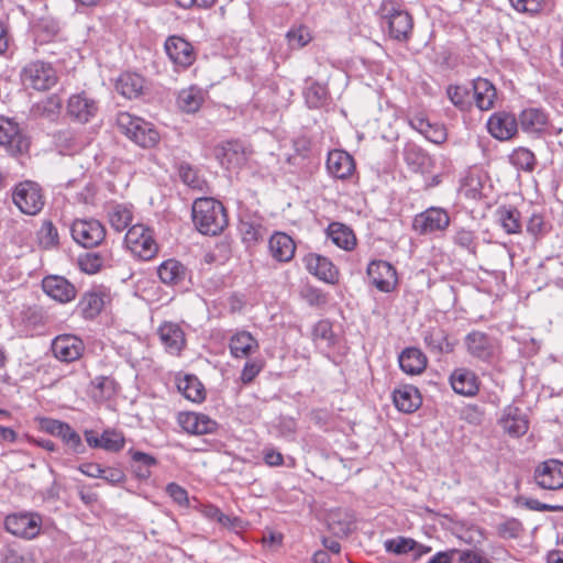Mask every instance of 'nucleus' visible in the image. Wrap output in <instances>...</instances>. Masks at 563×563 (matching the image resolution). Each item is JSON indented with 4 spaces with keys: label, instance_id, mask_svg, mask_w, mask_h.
Returning a JSON list of instances; mask_svg holds the SVG:
<instances>
[{
    "label": "nucleus",
    "instance_id": "obj_3",
    "mask_svg": "<svg viewBox=\"0 0 563 563\" xmlns=\"http://www.w3.org/2000/svg\"><path fill=\"white\" fill-rule=\"evenodd\" d=\"M119 130L141 147L151 148L158 144L159 133L151 122L129 112L117 115Z\"/></svg>",
    "mask_w": 563,
    "mask_h": 563
},
{
    "label": "nucleus",
    "instance_id": "obj_29",
    "mask_svg": "<svg viewBox=\"0 0 563 563\" xmlns=\"http://www.w3.org/2000/svg\"><path fill=\"white\" fill-rule=\"evenodd\" d=\"M399 366L410 376L422 374L428 366V357L418 347H406L398 357Z\"/></svg>",
    "mask_w": 563,
    "mask_h": 563
},
{
    "label": "nucleus",
    "instance_id": "obj_57",
    "mask_svg": "<svg viewBox=\"0 0 563 563\" xmlns=\"http://www.w3.org/2000/svg\"><path fill=\"white\" fill-rule=\"evenodd\" d=\"M312 338L314 342L325 341L328 344H331L333 339L331 324L324 320L319 321L312 330Z\"/></svg>",
    "mask_w": 563,
    "mask_h": 563
},
{
    "label": "nucleus",
    "instance_id": "obj_47",
    "mask_svg": "<svg viewBox=\"0 0 563 563\" xmlns=\"http://www.w3.org/2000/svg\"><path fill=\"white\" fill-rule=\"evenodd\" d=\"M102 449L108 452H120L125 445V438L121 431L107 429L101 433Z\"/></svg>",
    "mask_w": 563,
    "mask_h": 563
},
{
    "label": "nucleus",
    "instance_id": "obj_51",
    "mask_svg": "<svg viewBox=\"0 0 563 563\" xmlns=\"http://www.w3.org/2000/svg\"><path fill=\"white\" fill-rule=\"evenodd\" d=\"M453 241L460 247H463L473 254L476 253V236L472 230H467L464 228L456 230L453 236Z\"/></svg>",
    "mask_w": 563,
    "mask_h": 563
},
{
    "label": "nucleus",
    "instance_id": "obj_13",
    "mask_svg": "<svg viewBox=\"0 0 563 563\" xmlns=\"http://www.w3.org/2000/svg\"><path fill=\"white\" fill-rule=\"evenodd\" d=\"M164 48L169 60L177 69H187L197 58L191 43L177 35L167 37Z\"/></svg>",
    "mask_w": 563,
    "mask_h": 563
},
{
    "label": "nucleus",
    "instance_id": "obj_36",
    "mask_svg": "<svg viewBox=\"0 0 563 563\" xmlns=\"http://www.w3.org/2000/svg\"><path fill=\"white\" fill-rule=\"evenodd\" d=\"M157 274L163 284L175 286L184 282L186 267L179 261L169 258L158 266Z\"/></svg>",
    "mask_w": 563,
    "mask_h": 563
},
{
    "label": "nucleus",
    "instance_id": "obj_59",
    "mask_svg": "<svg viewBox=\"0 0 563 563\" xmlns=\"http://www.w3.org/2000/svg\"><path fill=\"white\" fill-rule=\"evenodd\" d=\"M518 12L538 13L542 10L543 0H509Z\"/></svg>",
    "mask_w": 563,
    "mask_h": 563
},
{
    "label": "nucleus",
    "instance_id": "obj_12",
    "mask_svg": "<svg viewBox=\"0 0 563 563\" xmlns=\"http://www.w3.org/2000/svg\"><path fill=\"white\" fill-rule=\"evenodd\" d=\"M51 349L54 357L59 362L73 363L81 358L86 345L79 336L65 333L52 341Z\"/></svg>",
    "mask_w": 563,
    "mask_h": 563
},
{
    "label": "nucleus",
    "instance_id": "obj_8",
    "mask_svg": "<svg viewBox=\"0 0 563 563\" xmlns=\"http://www.w3.org/2000/svg\"><path fill=\"white\" fill-rule=\"evenodd\" d=\"M70 233L74 241L86 249L100 245L106 239V228L96 219H76L71 223Z\"/></svg>",
    "mask_w": 563,
    "mask_h": 563
},
{
    "label": "nucleus",
    "instance_id": "obj_23",
    "mask_svg": "<svg viewBox=\"0 0 563 563\" xmlns=\"http://www.w3.org/2000/svg\"><path fill=\"white\" fill-rule=\"evenodd\" d=\"M499 424L505 433L511 438L525 435L529 429V421L518 407L505 408Z\"/></svg>",
    "mask_w": 563,
    "mask_h": 563
},
{
    "label": "nucleus",
    "instance_id": "obj_15",
    "mask_svg": "<svg viewBox=\"0 0 563 563\" xmlns=\"http://www.w3.org/2000/svg\"><path fill=\"white\" fill-rule=\"evenodd\" d=\"M177 423L188 434H212L218 430V422L208 415L195 411H181L177 415Z\"/></svg>",
    "mask_w": 563,
    "mask_h": 563
},
{
    "label": "nucleus",
    "instance_id": "obj_10",
    "mask_svg": "<svg viewBox=\"0 0 563 563\" xmlns=\"http://www.w3.org/2000/svg\"><path fill=\"white\" fill-rule=\"evenodd\" d=\"M0 145L13 155L24 154L29 152L30 140L14 120L0 117Z\"/></svg>",
    "mask_w": 563,
    "mask_h": 563
},
{
    "label": "nucleus",
    "instance_id": "obj_64",
    "mask_svg": "<svg viewBox=\"0 0 563 563\" xmlns=\"http://www.w3.org/2000/svg\"><path fill=\"white\" fill-rule=\"evenodd\" d=\"M459 563H492L482 553L473 550L459 551Z\"/></svg>",
    "mask_w": 563,
    "mask_h": 563
},
{
    "label": "nucleus",
    "instance_id": "obj_60",
    "mask_svg": "<svg viewBox=\"0 0 563 563\" xmlns=\"http://www.w3.org/2000/svg\"><path fill=\"white\" fill-rule=\"evenodd\" d=\"M527 232L538 239L545 232L544 218L540 213H533L528 220Z\"/></svg>",
    "mask_w": 563,
    "mask_h": 563
},
{
    "label": "nucleus",
    "instance_id": "obj_41",
    "mask_svg": "<svg viewBox=\"0 0 563 563\" xmlns=\"http://www.w3.org/2000/svg\"><path fill=\"white\" fill-rule=\"evenodd\" d=\"M203 102V97L200 89L189 87L183 89L177 97V104L179 109L187 113L198 111Z\"/></svg>",
    "mask_w": 563,
    "mask_h": 563
},
{
    "label": "nucleus",
    "instance_id": "obj_11",
    "mask_svg": "<svg viewBox=\"0 0 563 563\" xmlns=\"http://www.w3.org/2000/svg\"><path fill=\"white\" fill-rule=\"evenodd\" d=\"M533 478L542 489L558 490L563 488V462L549 459L539 463L534 468Z\"/></svg>",
    "mask_w": 563,
    "mask_h": 563
},
{
    "label": "nucleus",
    "instance_id": "obj_4",
    "mask_svg": "<svg viewBox=\"0 0 563 563\" xmlns=\"http://www.w3.org/2000/svg\"><path fill=\"white\" fill-rule=\"evenodd\" d=\"M20 79L25 88L44 92L57 85L59 76L52 63L36 59L22 67Z\"/></svg>",
    "mask_w": 563,
    "mask_h": 563
},
{
    "label": "nucleus",
    "instance_id": "obj_24",
    "mask_svg": "<svg viewBox=\"0 0 563 563\" xmlns=\"http://www.w3.org/2000/svg\"><path fill=\"white\" fill-rule=\"evenodd\" d=\"M271 256L279 263L290 262L296 253V243L290 235L285 232H275L268 241Z\"/></svg>",
    "mask_w": 563,
    "mask_h": 563
},
{
    "label": "nucleus",
    "instance_id": "obj_39",
    "mask_svg": "<svg viewBox=\"0 0 563 563\" xmlns=\"http://www.w3.org/2000/svg\"><path fill=\"white\" fill-rule=\"evenodd\" d=\"M59 23L51 16L40 18L33 25L36 40L40 43L52 42L59 33Z\"/></svg>",
    "mask_w": 563,
    "mask_h": 563
},
{
    "label": "nucleus",
    "instance_id": "obj_6",
    "mask_svg": "<svg viewBox=\"0 0 563 563\" xmlns=\"http://www.w3.org/2000/svg\"><path fill=\"white\" fill-rule=\"evenodd\" d=\"M450 223V214L444 208L429 207L413 217L411 228L418 235H438L445 232Z\"/></svg>",
    "mask_w": 563,
    "mask_h": 563
},
{
    "label": "nucleus",
    "instance_id": "obj_44",
    "mask_svg": "<svg viewBox=\"0 0 563 563\" xmlns=\"http://www.w3.org/2000/svg\"><path fill=\"white\" fill-rule=\"evenodd\" d=\"M38 244L44 250H52L58 246L59 235L57 228L51 220L43 221L37 232Z\"/></svg>",
    "mask_w": 563,
    "mask_h": 563
},
{
    "label": "nucleus",
    "instance_id": "obj_31",
    "mask_svg": "<svg viewBox=\"0 0 563 563\" xmlns=\"http://www.w3.org/2000/svg\"><path fill=\"white\" fill-rule=\"evenodd\" d=\"M468 353L479 360L489 361L494 355V344L486 333L473 331L465 338Z\"/></svg>",
    "mask_w": 563,
    "mask_h": 563
},
{
    "label": "nucleus",
    "instance_id": "obj_18",
    "mask_svg": "<svg viewBox=\"0 0 563 563\" xmlns=\"http://www.w3.org/2000/svg\"><path fill=\"white\" fill-rule=\"evenodd\" d=\"M450 385L454 393L464 397H474L478 394L481 380L478 376L470 368H455L450 377Z\"/></svg>",
    "mask_w": 563,
    "mask_h": 563
},
{
    "label": "nucleus",
    "instance_id": "obj_48",
    "mask_svg": "<svg viewBox=\"0 0 563 563\" xmlns=\"http://www.w3.org/2000/svg\"><path fill=\"white\" fill-rule=\"evenodd\" d=\"M417 548V541L412 538L397 537L385 541V549L387 552L400 555L407 554L415 551Z\"/></svg>",
    "mask_w": 563,
    "mask_h": 563
},
{
    "label": "nucleus",
    "instance_id": "obj_25",
    "mask_svg": "<svg viewBox=\"0 0 563 563\" xmlns=\"http://www.w3.org/2000/svg\"><path fill=\"white\" fill-rule=\"evenodd\" d=\"M393 401L399 411L412 413L420 408L422 397L417 387L402 385L393 391Z\"/></svg>",
    "mask_w": 563,
    "mask_h": 563
},
{
    "label": "nucleus",
    "instance_id": "obj_34",
    "mask_svg": "<svg viewBox=\"0 0 563 563\" xmlns=\"http://www.w3.org/2000/svg\"><path fill=\"white\" fill-rule=\"evenodd\" d=\"M473 97L476 107L482 111L490 110L496 101L495 86L485 78H477L473 82Z\"/></svg>",
    "mask_w": 563,
    "mask_h": 563
},
{
    "label": "nucleus",
    "instance_id": "obj_49",
    "mask_svg": "<svg viewBox=\"0 0 563 563\" xmlns=\"http://www.w3.org/2000/svg\"><path fill=\"white\" fill-rule=\"evenodd\" d=\"M104 264V258L99 253H87L78 258L79 268L86 274L99 273Z\"/></svg>",
    "mask_w": 563,
    "mask_h": 563
},
{
    "label": "nucleus",
    "instance_id": "obj_38",
    "mask_svg": "<svg viewBox=\"0 0 563 563\" xmlns=\"http://www.w3.org/2000/svg\"><path fill=\"white\" fill-rule=\"evenodd\" d=\"M521 129L526 132H541L548 124V115L539 109H526L519 117Z\"/></svg>",
    "mask_w": 563,
    "mask_h": 563
},
{
    "label": "nucleus",
    "instance_id": "obj_16",
    "mask_svg": "<svg viewBox=\"0 0 563 563\" xmlns=\"http://www.w3.org/2000/svg\"><path fill=\"white\" fill-rule=\"evenodd\" d=\"M41 517L34 514H13L4 520L8 532L24 539L35 538L41 531Z\"/></svg>",
    "mask_w": 563,
    "mask_h": 563
},
{
    "label": "nucleus",
    "instance_id": "obj_55",
    "mask_svg": "<svg viewBox=\"0 0 563 563\" xmlns=\"http://www.w3.org/2000/svg\"><path fill=\"white\" fill-rule=\"evenodd\" d=\"M221 527L234 531L235 533H240L246 530L247 522L240 517L229 516L222 512L220 520L218 522Z\"/></svg>",
    "mask_w": 563,
    "mask_h": 563
},
{
    "label": "nucleus",
    "instance_id": "obj_14",
    "mask_svg": "<svg viewBox=\"0 0 563 563\" xmlns=\"http://www.w3.org/2000/svg\"><path fill=\"white\" fill-rule=\"evenodd\" d=\"M99 110L97 101L87 92L73 93L67 101V115L75 122L87 123L96 117Z\"/></svg>",
    "mask_w": 563,
    "mask_h": 563
},
{
    "label": "nucleus",
    "instance_id": "obj_52",
    "mask_svg": "<svg viewBox=\"0 0 563 563\" xmlns=\"http://www.w3.org/2000/svg\"><path fill=\"white\" fill-rule=\"evenodd\" d=\"M446 93L451 102L460 108L465 109L468 104V90L463 86H449L446 89Z\"/></svg>",
    "mask_w": 563,
    "mask_h": 563
},
{
    "label": "nucleus",
    "instance_id": "obj_21",
    "mask_svg": "<svg viewBox=\"0 0 563 563\" xmlns=\"http://www.w3.org/2000/svg\"><path fill=\"white\" fill-rule=\"evenodd\" d=\"M42 288L47 296L62 303L73 301L77 294L71 283L57 275L46 276L42 280Z\"/></svg>",
    "mask_w": 563,
    "mask_h": 563
},
{
    "label": "nucleus",
    "instance_id": "obj_42",
    "mask_svg": "<svg viewBox=\"0 0 563 563\" xmlns=\"http://www.w3.org/2000/svg\"><path fill=\"white\" fill-rule=\"evenodd\" d=\"M179 176L181 181L194 190H197L199 192H206L209 190L207 180L202 178L199 175L198 170L192 168L190 165H180Z\"/></svg>",
    "mask_w": 563,
    "mask_h": 563
},
{
    "label": "nucleus",
    "instance_id": "obj_54",
    "mask_svg": "<svg viewBox=\"0 0 563 563\" xmlns=\"http://www.w3.org/2000/svg\"><path fill=\"white\" fill-rule=\"evenodd\" d=\"M167 495L180 507H189V497L187 490L176 483H169L166 486Z\"/></svg>",
    "mask_w": 563,
    "mask_h": 563
},
{
    "label": "nucleus",
    "instance_id": "obj_62",
    "mask_svg": "<svg viewBox=\"0 0 563 563\" xmlns=\"http://www.w3.org/2000/svg\"><path fill=\"white\" fill-rule=\"evenodd\" d=\"M262 371V364L260 362H246L242 372L241 380L243 384H250Z\"/></svg>",
    "mask_w": 563,
    "mask_h": 563
},
{
    "label": "nucleus",
    "instance_id": "obj_37",
    "mask_svg": "<svg viewBox=\"0 0 563 563\" xmlns=\"http://www.w3.org/2000/svg\"><path fill=\"white\" fill-rule=\"evenodd\" d=\"M424 342L431 351L445 354L452 353L456 346V342L451 341L448 334L439 328L428 331Z\"/></svg>",
    "mask_w": 563,
    "mask_h": 563
},
{
    "label": "nucleus",
    "instance_id": "obj_20",
    "mask_svg": "<svg viewBox=\"0 0 563 563\" xmlns=\"http://www.w3.org/2000/svg\"><path fill=\"white\" fill-rule=\"evenodd\" d=\"M158 338L167 353L179 355L186 345L185 332L178 323L163 322L158 330Z\"/></svg>",
    "mask_w": 563,
    "mask_h": 563
},
{
    "label": "nucleus",
    "instance_id": "obj_28",
    "mask_svg": "<svg viewBox=\"0 0 563 563\" xmlns=\"http://www.w3.org/2000/svg\"><path fill=\"white\" fill-rule=\"evenodd\" d=\"M229 349L234 358H246L258 351L260 344L251 332L239 330L231 335Z\"/></svg>",
    "mask_w": 563,
    "mask_h": 563
},
{
    "label": "nucleus",
    "instance_id": "obj_35",
    "mask_svg": "<svg viewBox=\"0 0 563 563\" xmlns=\"http://www.w3.org/2000/svg\"><path fill=\"white\" fill-rule=\"evenodd\" d=\"M177 389L181 395L192 401L200 404L206 399V389L197 376L185 374L176 378Z\"/></svg>",
    "mask_w": 563,
    "mask_h": 563
},
{
    "label": "nucleus",
    "instance_id": "obj_9",
    "mask_svg": "<svg viewBox=\"0 0 563 563\" xmlns=\"http://www.w3.org/2000/svg\"><path fill=\"white\" fill-rule=\"evenodd\" d=\"M366 275L371 285L380 292H393L399 284L396 267L384 260L371 261L366 268Z\"/></svg>",
    "mask_w": 563,
    "mask_h": 563
},
{
    "label": "nucleus",
    "instance_id": "obj_1",
    "mask_svg": "<svg viewBox=\"0 0 563 563\" xmlns=\"http://www.w3.org/2000/svg\"><path fill=\"white\" fill-rule=\"evenodd\" d=\"M191 216L195 227L205 235H218L229 223L224 206L211 197L197 198L192 203Z\"/></svg>",
    "mask_w": 563,
    "mask_h": 563
},
{
    "label": "nucleus",
    "instance_id": "obj_58",
    "mask_svg": "<svg viewBox=\"0 0 563 563\" xmlns=\"http://www.w3.org/2000/svg\"><path fill=\"white\" fill-rule=\"evenodd\" d=\"M340 511L332 512L329 516V527L335 534H344L346 536L351 530L354 521L352 518H347L346 520H335L336 516H340Z\"/></svg>",
    "mask_w": 563,
    "mask_h": 563
},
{
    "label": "nucleus",
    "instance_id": "obj_19",
    "mask_svg": "<svg viewBox=\"0 0 563 563\" xmlns=\"http://www.w3.org/2000/svg\"><path fill=\"white\" fill-rule=\"evenodd\" d=\"M487 129L494 139L508 141L517 134L518 122L515 114L499 111L490 115Z\"/></svg>",
    "mask_w": 563,
    "mask_h": 563
},
{
    "label": "nucleus",
    "instance_id": "obj_22",
    "mask_svg": "<svg viewBox=\"0 0 563 563\" xmlns=\"http://www.w3.org/2000/svg\"><path fill=\"white\" fill-rule=\"evenodd\" d=\"M327 169L338 179H347L355 172L353 156L343 150L330 151L327 158Z\"/></svg>",
    "mask_w": 563,
    "mask_h": 563
},
{
    "label": "nucleus",
    "instance_id": "obj_30",
    "mask_svg": "<svg viewBox=\"0 0 563 563\" xmlns=\"http://www.w3.org/2000/svg\"><path fill=\"white\" fill-rule=\"evenodd\" d=\"M327 238L344 251H353L357 245V238L349 225L342 222H331L325 230Z\"/></svg>",
    "mask_w": 563,
    "mask_h": 563
},
{
    "label": "nucleus",
    "instance_id": "obj_61",
    "mask_svg": "<svg viewBox=\"0 0 563 563\" xmlns=\"http://www.w3.org/2000/svg\"><path fill=\"white\" fill-rule=\"evenodd\" d=\"M37 421H38V427L42 431H44L51 435H54V437H57V434L60 433V429L64 424V422L60 420L52 419V418H44V417L38 418Z\"/></svg>",
    "mask_w": 563,
    "mask_h": 563
},
{
    "label": "nucleus",
    "instance_id": "obj_40",
    "mask_svg": "<svg viewBox=\"0 0 563 563\" xmlns=\"http://www.w3.org/2000/svg\"><path fill=\"white\" fill-rule=\"evenodd\" d=\"M133 220L132 207L125 205H115L108 212V221L111 228L117 232L125 230Z\"/></svg>",
    "mask_w": 563,
    "mask_h": 563
},
{
    "label": "nucleus",
    "instance_id": "obj_32",
    "mask_svg": "<svg viewBox=\"0 0 563 563\" xmlns=\"http://www.w3.org/2000/svg\"><path fill=\"white\" fill-rule=\"evenodd\" d=\"M145 88V78L133 71L120 74L115 80V90L128 99L140 97Z\"/></svg>",
    "mask_w": 563,
    "mask_h": 563
},
{
    "label": "nucleus",
    "instance_id": "obj_27",
    "mask_svg": "<svg viewBox=\"0 0 563 563\" xmlns=\"http://www.w3.org/2000/svg\"><path fill=\"white\" fill-rule=\"evenodd\" d=\"M409 124L432 143L441 144L446 139L445 128L439 123H431L422 112L413 114L409 119Z\"/></svg>",
    "mask_w": 563,
    "mask_h": 563
},
{
    "label": "nucleus",
    "instance_id": "obj_46",
    "mask_svg": "<svg viewBox=\"0 0 563 563\" xmlns=\"http://www.w3.org/2000/svg\"><path fill=\"white\" fill-rule=\"evenodd\" d=\"M286 37L288 40L290 47L296 49L305 47L313 38L310 30L305 25H299L297 27L290 29L287 32Z\"/></svg>",
    "mask_w": 563,
    "mask_h": 563
},
{
    "label": "nucleus",
    "instance_id": "obj_56",
    "mask_svg": "<svg viewBox=\"0 0 563 563\" xmlns=\"http://www.w3.org/2000/svg\"><path fill=\"white\" fill-rule=\"evenodd\" d=\"M405 161L410 166L423 167L431 161L430 156L416 147H409L405 152Z\"/></svg>",
    "mask_w": 563,
    "mask_h": 563
},
{
    "label": "nucleus",
    "instance_id": "obj_63",
    "mask_svg": "<svg viewBox=\"0 0 563 563\" xmlns=\"http://www.w3.org/2000/svg\"><path fill=\"white\" fill-rule=\"evenodd\" d=\"M263 459L267 466L278 467L284 465V455L274 448H267L263 451Z\"/></svg>",
    "mask_w": 563,
    "mask_h": 563
},
{
    "label": "nucleus",
    "instance_id": "obj_5",
    "mask_svg": "<svg viewBox=\"0 0 563 563\" xmlns=\"http://www.w3.org/2000/svg\"><path fill=\"white\" fill-rule=\"evenodd\" d=\"M124 245L133 256L142 261L153 260L159 251L154 230L143 223L133 224L128 229Z\"/></svg>",
    "mask_w": 563,
    "mask_h": 563
},
{
    "label": "nucleus",
    "instance_id": "obj_26",
    "mask_svg": "<svg viewBox=\"0 0 563 563\" xmlns=\"http://www.w3.org/2000/svg\"><path fill=\"white\" fill-rule=\"evenodd\" d=\"M110 301V295L106 290H92L82 295L77 308L85 319H95L103 310L106 303Z\"/></svg>",
    "mask_w": 563,
    "mask_h": 563
},
{
    "label": "nucleus",
    "instance_id": "obj_7",
    "mask_svg": "<svg viewBox=\"0 0 563 563\" xmlns=\"http://www.w3.org/2000/svg\"><path fill=\"white\" fill-rule=\"evenodd\" d=\"M19 210L29 216L37 214L44 207V196L38 184L32 180L19 183L12 192Z\"/></svg>",
    "mask_w": 563,
    "mask_h": 563
},
{
    "label": "nucleus",
    "instance_id": "obj_33",
    "mask_svg": "<svg viewBox=\"0 0 563 563\" xmlns=\"http://www.w3.org/2000/svg\"><path fill=\"white\" fill-rule=\"evenodd\" d=\"M495 218L498 225L507 234H520L522 231L521 213L511 205H504L496 209Z\"/></svg>",
    "mask_w": 563,
    "mask_h": 563
},
{
    "label": "nucleus",
    "instance_id": "obj_2",
    "mask_svg": "<svg viewBox=\"0 0 563 563\" xmlns=\"http://www.w3.org/2000/svg\"><path fill=\"white\" fill-rule=\"evenodd\" d=\"M378 14L386 23L388 35L397 42H408L413 31V19L398 0H383Z\"/></svg>",
    "mask_w": 563,
    "mask_h": 563
},
{
    "label": "nucleus",
    "instance_id": "obj_43",
    "mask_svg": "<svg viewBox=\"0 0 563 563\" xmlns=\"http://www.w3.org/2000/svg\"><path fill=\"white\" fill-rule=\"evenodd\" d=\"M510 163L518 169L531 173L537 165V157L527 147H518L509 156Z\"/></svg>",
    "mask_w": 563,
    "mask_h": 563
},
{
    "label": "nucleus",
    "instance_id": "obj_17",
    "mask_svg": "<svg viewBox=\"0 0 563 563\" xmlns=\"http://www.w3.org/2000/svg\"><path fill=\"white\" fill-rule=\"evenodd\" d=\"M302 262L307 271L320 280L332 285L339 282V269L328 257L309 253L302 258Z\"/></svg>",
    "mask_w": 563,
    "mask_h": 563
},
{
    "label": "nucleus",
    "instance_id": "obj_50",
    "mask_svg": "<svg viewBox=\"0 0 563 563\" xmlns=\"http://www.w3.org/2000/svg\"><path fill=\"white\" fill-rule=\"evenodd\" d=\"M222 152V164H232L234 161H239L244 156L243 145L238 141L225 142L221 146Z\"/></svg>",
    "mask_w": 563,
    "mask_h": 563
},
{
    "label": "nucleus",
    "instance_id": "obj_53",
    "mask_svg": "<svg viewBox=\"0 0 563 563\" xmlns=\"http://www.w3.org/2000/svg\"><path fill=\"white\" fill-rule=\"evenodd\" d=\"M57 437L76 452H79V449L82 446L80 435L66 422H64Z\"/></svg>",
    "mask_w": 563,
    "mask_h": 563
},
{
    "label": "nucleus",
    "instance_id": "obj_45",
    "mask_svg": "<svg viewBox=\"0 0 563 563\" xmlns=\"http://www.w3.org/2000/svg\"><path fill=\"white\" fill-rule=\"evenodd\" d=\"M329 96L327 85L320 82H312L305 92L306 102L310 108H320L322 107Z\"/></svg>",
    "mask_w": 563,
    "mask_h": 563
}]
</instances>
